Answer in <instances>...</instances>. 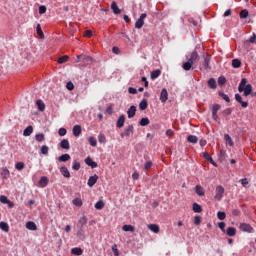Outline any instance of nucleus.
<instances>
[{
  "label": "nucleus",
  "mask_w": 256,
  "mask_h": 256,
  "mask_svg": "<svg viewBox=\"0 0 256 256\" xmlns=\"http://www.w3.org/2000/svg\"><path fill=\"white\" fill-rule=\"evenodd\" d=\"M208 87L210 89H217V81L215 80V78H210L208 80Z\"/></svg>",
  "instance_id": "21"
},
{
  "label": "nucleus",
  "mask_w": 256,
  "mask_h": 256,
  "mask_svg": "<svg viewBox=\"0 0 256 256\" xmlns=\"http://www.w3.org/2000/svg\"><path fill=\"white\" fill-rule=\"evenodd\" d=\"M249 17V11L247 9H244L240 12V19H247Z\"/></svg>",
  "instance_id": "47"
},
{
  "label": "nucleus",
  "mask_w": 256,
  "mask_h": 256,
  "mask_svg": "<svg viewBox=\"0 0 256 256\" xmlns=\"http://www.w3.org/2000/svg\"><path fill=\"white\" fill-rule=\"evenodd\" d=\"M72 169L74 171H79L81 169V163H79L77 160L73 161Z\"/></svg>",
  "instance_id": "42"
},
{
  "label": "nucleus",
  "mask_w": 256,
  "mask_h": 256,
  "mask_svg": "<svg viewBox=\"0 0 256 256\" xmlns=\"http://www.w3.org/2000/svg\"><path fill=\"white\" fill-rule=\"evenodd\" d=\"M194 225H201V216H195Z\"/></svg>",
  "instance_id": "64"
},
{
  "label": "nucleus",
  "mask_w": 256,
  "mask_h": 256,
  "mask_svg": "<svg viewBox=\"0 0 256 256\" xmlns=\"http://www.w3.org/2000/svg\"><path fill=\"white\" fill-rule=\"evenodd\" d=\"M224 233H226L228 237H235V235H237V229H235V227H228Z\"/></svg>",
  "instance_id": "12"
},
{
  "label": "nucleus",
  "mask_w": 256,
  "mask_h": 256,
  "mask_svg": "<svg viewBox=\"0 0 256 256\" xmlns=\"http://www.w3.org/2000/svg\"><path fill=\"white\" fill-rule=\"evenodd\" d=\"M98 179L99 176H97V174H95L94 176H90L87 182L88 187H93L97 183Z\"/></svg>",
  "instance_id": "9"
},
{
  "label": "nucleus",
  "mask_w": 256,
  "mask_h": 256,
  "mask_svg": "<svg viewBox=\"0 0 256 256\" xmlns=\"http://www.w3.org/2000/svg\"><path fill=\"white\" fill-rule=\"evenodd\" d=\"M125 126V115H120L117 122H116V127H118V129H121V127Z\"/></svg>",
  "instance_id": "11"
},
{
  "label": "nucleus",
  "mask_w": 256,
  "mask_h": 256,
  "mask_svg": "<svg viewBox=\"0 0 256 256\" xmlns=\"http://www.w3.org/2000/svg\"><path fill=\"white\" fill-rule=\"evenodd\" d=\"M103 207H105V202L103 201H98L96 204H95V209H98V210H101L103 209Z\"/></svg>",
  "instance_id": "51"
},
{
  "label": "nucleus",
  "mask_w": 256,
  "mask_h": 256,
  "mask_svg": "<svg viewBox=\"0 0 256 256\" xmlns=\"http://www.w3.org/2000/svg\"><path fill=\"white\" fill-rule=\"evenodd\" d=\"M134 127L133 125H129L123 133H121V137H129L131 135H133V131H134Z\"/></svg>",
  "instance_id": "5"
},
{
  "label": "nucleus",
  "mask_w": 256,
  "mask_h": 256,
  "mask_svg": "<svg viewBox=\"0 0 256 256\" xmlns=\"http://www.w3.org/2000/svg\"><path fill=\"white\" fill-rule=\"evenodd\" d=\"M161 75V70L157 69L151 72V79L152 81H154V79H157V77H159Z\"/></svg>",
  "instance_id": "33"
},
{
  "label": "nucleus",
  "mask_w": 256,
  "mask_h": 256,
  "mask_svg": "<svg viewBox=\"0 0 256 256\" xmlns=\"http://www.w3.org/2000/svg\"><path fill=\"white\" fill-rule=\"evenodd\" d=\"M232 67H234V69H239V67H241V61L239 59L232 60Z\"/></svg>",
  "instance_id": "43"
},
{
  "label": "nucleus",
  "mask_w": 256,
  "mask_h": 256,
  "mask_svg": "<svg viewBox=\"0 0 256 256\" xmlns=\"http://www.w3.org/2000/svg\"><path fill=\"white\" fill-rule=\"evenodd\" d=\"M58 134L60 135V137H65V135H67V129L65 128H60L58 130Z\"/></svg>",
  "instance_id": "55"
},
{
  "label": "nucleus",
  "mask_w": 256,
  "mask_h": 256,
  "mask_svg": "<svg viewBox=\"0 0 256 256\" xmlns=\"http://www.w3.org/2000/svg\"><path fill=\"white\" fill-rule=\"evenodd\" d=\"M167 99H169V92H167V88H163L160 93V101L161 103H166Z\"/></svg>",
  "instance_id": "4"
},
{
  "label": "nucleus",
  "mask_w": 256,
  "mask_h": 256,
  "mask_svg": "<svg viewBox=\"0 0 256 256\" xmlns=\"http://www.w3.org/2000/svg\"><path fill=\"white\" fill-rule=\"evenodd\" d=\"M235 100L240 103L241 107H243V109H247V107H249V102H244L243 98L239 95V94H235Z\"/></svg>",
  "instance_id": "6"
},
{
  "label": "nucleus",
  "mask_w": 256,
  "mask_h": 256,
  "mask_svg": "<svg viewBox=\"0 0 256 256\" xmlns=\"http://www.w3.org/2000/svg\"><path fill=\"white\" fill-rule=\"evenodd\" d=\"M211 63V56L210 55H207L205 58H204V62H203V67L206 71H208V69H211V66H209Z\"/></svg>",
  "instance_id": "15"
},
{
  "label": "nucleus",
  "mask_w": 256,
  "mask_h": 256,
  "mask_svg": "<svg viewBox=\"0 0 256 256\" xmlns=\"http://www.w3.org/2000/svg\"><path fill=\"white\" fill-rule=\"evenodd\" d=\"M98 141H99V143H105L107 140L103 134H99Z\"/></svg>",
  "instance_id": "61"
},
{
  "label": "nucleus",
  "mask_w": 256,
  "mask_h": 256,
  "mask_svg": "<svg viewBox=\"0 0 256 256\" xmlns=\"http://www.w3.org/2000/svg\"><path fill=\"white\" fill-rule=\"evenodd\" d=\"M39 13H40V15H44V13H47V7L46 6H40L39 7Z\"/></svg>",
  "instance_id": "63"
},
{
  "label": "nucleus",
  "mask_w": 256,
  "mask_h": 256,
  "mask_svg": "<svg viewBox=\"0 0 256 256\" xmlns=\"http://www.w3.org/2000/svg\"><path fill=\"white\" fill-rule=\"evenodd\" d=\"M147 107H149V104L147 102V99H143L140 104H139V109L141 111H145V109H147Z\"/></svg>",
  "instance_id": "25"
},
{
  "label": "nucleus",
  "mask_w": 256,
  "mask_h": 256,
  "mask_svg": "<svg viewBox=\"0 0 256 256\" xmlns=\"http://www.w3.org/2000/svg\"><path fill=\"white\" fill-rule=\"evenodd\" d=\"M93 61V58L91 56H83V66L87 67L91 62Z\"/></svg>",
  "instance_id": "31"
},
{
  "label": "nucleus",
  "mask_w": 256,
  "mask_h": 256,
  "mask_svg": "<svg viewBox=\"0 0 256 256\" xmlns=\"http://www.w3.org/2000/svg\"><path fill=\"white\" fill-rule=\"evenodd\" d=\"M217 217H218V219H219L220 221H224V219L227 217V214H225V212L219 211V212L217 213Z\"/></svg>",
  "instance_id": "52"
},
{
  "label": "nucleus",
  "mask_w": 256,
  "mask_h": 256,
  "mask_svg": "<svg viewBox=\"0 0 256 256\" xmlns=\"http://www.w3.org/2000/svg\"><path fill=\"white\" fill-rule=\"evenodd\" d=\"M36 33L37 35H39V37H41V39L45 37V34H43V30H41V24H37Z\"/></svg>",
  "instance_id": "39"
},
{
  "label": "nucleus",
  "mask_w": 256,
  "mask_h": 256,
  "mask_svg": "<svg viewBox=\"0 0 256 256\" xmlns=\"http://www.w3.org/2000/svg\"><path fill=\"white\" fill-rule=\"evenodd\" d=\"M221 109V106L219 104H214L212 107V113H217Z\"/></svg>",
  "instance_id": "60"
},
{
  "label": "nucleus",
  "mask_w": 256,
  "mask_h": 256,
  "mask_svg": "<svg viewBox=\"0 0 256 256\" xmlns=\"http://www.w3.org/2000/svg\"><path fill=\"white\" fill-rule=\"evenodd\" d=\"M60 147L62 148V149H70L71 148V146H70V144H69V140H67V139H63L61 142H60Z\"/></svg>",
  "instance_id": "24"
},
{
  "label": "nucleus",
  "mask_w": 256,
  "mask_h": 256,
  "mask_svg": "<svg viewBox=\"0 0 256 256\" xmlns=\"http://www.w3.org/2000/svg\"><path fill=\"white\" fill-rule=\"evenodd\" d=\"M193 211L194 213H201L203 211V208H201V205L194 203L193 204Z\"/></svg>",
  "instance_id": "44"
},
{
  "label": "nucleus",
  "mask_w": 256,
  "mask_h": 256,
  "mask_svg": "<svg viewBox=\"0 0 256 256\" xmlns=\"http://www.w3.org/2000/svg\"><path fill=\"white\" fill-rule=\"evenodd\" d=\"M77 237H82L83 239H85V228L81 227V226H77Z\"/></svg>",
  "instance_id": "32"
},
{
  "label": "nucleus",
  "mask_w": 256,
  "mask_h": 256,
  "mask_svg": "<svg viewBox=\"0 0 256 256\" xmlns=\"http://www.w3.org/2000/svg\"><path fill=\"white\" fill-rule=\"evenodd\" d=\"M240 231H244L245 233H251L253 231V227L247 223L240 224Z\"/></svg>",
  "instance_id": "8"
},
{
  "label": "nucleus",
  "mask_w": 256,
  "mask_h": 256,
  "mask_svg": "<svg viewBox=\"0 0 256 256\" xmlns=\"http://www.w3.org/2000/svg\"><path fill=\"white\" fill-rule=\"evenodd\" d=\"M60 173L61 175H63V177H66V179H69V177H71V173L69 172V169H67V167L62 166L60 168Z\"/></svg>",
  "instance_id": "16"
},
{
  "label": "nucleus",
  "mask_w": 256,
  "mask_h": 256,
  "mask_svg": "<svg viewBox=\"0 0 256 256\" xmlns=\"http://www.w3.org/2000/svg\"><path fill=\"white\" fill-rule=\"evenodd\" d=\"M122 230H124V231H130L131 233H133V232H135V227H133L132 225H124L123 227H122Z\"/></svg>",
  "instance_id": "46"
},
{
  "label": "nucleus",
  "mask_w": 256,
  "mask_h": 256,
  "mask_svg": "<svg viewBox=\"0 0 256 256\" xmlns=\"http://www.w3.org/2000/svg\"><path fill=\"white\" fill-rule=\"evenodd\" d=\"M136 113H137V107H135V105L130 106V108L127 111L128 119H133Z\"/></svg>",
  "instance_id": "7"
},
{
  "label": "nucleus",
  "mask_w": 256,
  "mask_h": 256,
  "mask_svg": "<svg viewBox=\"0 0 256 256\" xmlns=\"http://www.w3.org/2000/svg\"><path fill=\"white\" fill-rule=\"evenodd\" d=\"M85 225H87V218L83 216L82 218L79 219L77 227L85 228Z\"/></svg>",
  "instance_id": "28"
},
{
  "label": "nucleus",
  "mask_w": 256,
  "mask_h": 256,
  "mask_svg": "<svg viewBox=\"0 0 256 256\" xmlns=\"http://www.w3.org/2000/svg\"><path fill=\"white\" fill-rule=\"evenodd\" d=\"M82 128L81 125H75L72 129V133L74 135V137H79V135H81L82 133Z\"/></svg>",
  "instance_id": "13"
},
{
  "label": "nucleus",
  "mask_w": 256,
  "mask_h": 256,
  "mask_svg": "<svg viewBox=\"0 0 256 256\" xmlns=\"http://www.w3.org/2000/svg\"><path fill=\"white\" fill-rule=\"evenodd\" d=\"M187 141L188 143H197V141H199V138L195 135H189L187 137Z\"/></svg>",
  "instance_id": "35"
},
{
  "label": "nucleus",
  "mask_w": 256,
  "mask_h": 256,
  "mask_svg": "<svg viewBox=\"0 0 256 256\" xmlns=\"http://www.w3.org/2000/svg\"><path fill=\"white\" fill-rule=\"evenodd\" d=\"M36 105H37L38 111H45V103L43 102V100H37Z\"/></svg>",
  "instance_id": "30"
},
{
  "label": "nucleus",
  "mask_w": 256,
  "mask_h": 256,
  "mask_svg": "<svg viewBox=\"0 0 256 256\" xmlns=\"http://www.w3.org/2000/svg\"><path fill=\"white\" fill-rule=\"evenodd\" d=\"M218 95L220 97H222L224 99V101H226V103H231V99L229 98V96L227 94H225L224 92H219Z\"/></svg>",
  "instance_id": "41"
},
{
  "label": "nucleus",
  "mask_w": 256,
  "mask_h": 256,
  "mask_svg": "<svg viewBox=\"0 0 256 256\" xmlns=\"http://www.w3.org/2000/svg\"><path fill=\"white\" fill-rule=\"evenodd\" d=\"M194 191L196 195H199V197H203L205 195V189L201 185H196Z\"/></svg>",
  "instance_id": "10"
},
{
  "label": "nucleus",
  "mask_w": 256,
  "mask_h": 256,
  "mask_svg": "<svg viewBox=\"0 0 256 256\" xmlns=\"http://www.w3.org/2000/svg\"><path fill=\"white\" fill-rule=\"evenodd\" d=\"M112 251H113L115 256H119V249H117V244H114L112 246Z\"/></svg>",
  "instance_id": "62"
},
{
  "label": "nucleus",
  "mask_w": 256,
  "mask_h": 256,
  "mask_svg": "<svg viewBox=\"0 0 256 256\" xmlns=\"http://www.w3.org/2000/svg\"><path fill=\"white\" fill-rule=\"evenodd\" d=\"M85 163H86V165H88V167H91L92 169H96V167L98 166L97 162L93 161V159H91V157H87L85 159Z\"/></svg>",
  "instance_id": "14"
},
{
  "label": "nucleus",
  "mask_w": 256,
  "mask_h": 256,
  "mask_svg": "<svg viewBox=\"0 0 256 256\" xmlns=\"http://www.w3.org/2000/svg\"><path fill=\"white\" fill-rule=\"evenodd\" d=\"M218 227H219V229H221V231H222V233H225V227H226V224H225V222H220V223H218Z\"/></svg>",
  "instance_id": "59"
},
{
  "label": "nucleus",
  "mask_w": 256,
  "mask_h": 256,
  "mask_svg": "<svg viewBox=\"0 0 256 256\" xmlns=\"http://www.w3.org/2000/svg\"><path fill=\"white\" fill-rule=\"evenodd\" d=\"M202 157H204V159H205L206 161H209V162H210V160L213 159V158L211 157V155H209V153H207V152H202Z\"/></svg>",
  "instance_id": "56"
},
{
  "label": "nucleus",
  "mask_w": 256,
  "mask_h": 256,
  "mask_svg": "<svg viewBox=\"0 0 256 256\" xmlns=\"http://www.w3.org/2000/svg\"><path fill=\"white\" fill-rule=\"evenodd\" d=\"M15 168L18 170V171H23V169H25V163L23 162H17L15 164Z\"/></svg>",
  "instance_id": "49"
},
{
  "label": "nucleus",
  "mask_w": 256,
  "mask_h": 256,
  "mask_svg": "<svg viewBox=\"0 0 256 256\" xmlns=\"http://www.w3.org/2000/svg\"><path fill=\"white\" fill-rule=\"evenodd\" d=\"M198 57H199V54H197V51H193L191 53L190 58L188 59V61L190 63H192V65H193V63H195V61H197Z\"/></svg>",
  "instance_id": "20"
},
{
  "label": "nucleus",
  "mask_w": 256,
  "mask_h": 256,
  "mask_svg": "<svg viewBox=\"0 0 256 256\" xmlns=\"http://www.w3.org/2000/svg\"><path fill=\"white\" fill-rule=\"evenodd\" d=\"M88 142L91 145V147H97V139L93 136H90L88 138Z\"/></svg>",
  "instance_id": "38"
},
{
  "label": "nucleus",
  "mask_w": 256,
  "mask_h": 256,
  "mask_svg": "<svg viewBox=\"0 0 256 256\" xmlns=\"http://www.w3.org/2000/svg\"><path fill=\"white\" fill-rule=\"evenodd\" d=\"M71 253H72V255L81 256V255H83V249H81V248H72Z\"/></svg>",
  "instance_id": "34"
},
{
  "label": "nucleus",
  "mask_w": 256,
  "mask_h": 256,
  "mask_svg": "<svg viewBox=\"0 0 256 256\" xmlns=\"http://www.w3.org/2000/svg\"><path fill=\"white\" fill-rule=\"evenodd\" d=\"M49 184V178H47V176H43L40 178L39 180V186L40 187H47V185Z\"/></svg>",
  "instance_id": "17"
},
{
  "label": "nucleus",
  "mask_w": 256,
  "mask_h": 256,
  "mask_svg": "<svg viewBox=\"0 0 256 256\" xmlns=\"http://www.w3.org/2000/svg\"><path fill=\"white\" fill-rule=\"evenodd\" d=\"M33 133V126H28L26 129L23 131L24 137H30V135Z\"/></svg>",
  "instance_id": "26"
},
{
  "label": "nucleus",
  "mask_w": 256,
  "mask_h": 256,
  "mask_svg": "<svg viewBox=\"0 0 256 256\" xmlns=\"http://www.w3.org/2000/svg\"><path fill=\"white\" fill-rule=\"evenodd\" d=\"M35 139H36V141L41 143V141H45V135L44 134H36Z\"/></svg>",
  "instance_id": "54"
},
{
  "label": "nucleus",
  "mask_w": 256,
  "mask_h": 256,
  "mask_svg": "<svg viewBox=\"0 0 256 256\" xmlns=\"http://www.w3.org/2000/svg\"><path fill=\"white\" fill-rule=\"evenodd\" d=\"M42 155H49V147L47 145H43L40 149Z\"/></svg>",
  "instance_id": "50"
},
{
  "label": "nucleus",
  "mask_w": 256,
  "mask_h": 256,
  "mask_svg": "<svg viewBox=\"0 0 256 256\" xmlns=\"http://www.w3.org/2000/svg\"><path fill=\"white\" fill-rule=\"evenodd\" d=\"M148 229L150 231H152V233H159V231H160L159 225H157V224L148 225Z\"/></svg>",
  "instance_id": "23"
},
{
  "label": "nucleus",
  "mask_w": 256,
  "mask_h": 256,
  "mask_svg": "<svg viewBox=\"0 0 256 256\" xmlns=\"http://www.w3.org/2000/svg\"><path fill=\"white\" fill-rule=\"evenodd\" d=\"M26 229H29V231H37V224L33 221H29L26 223Z\"/></svg>",
  "instance_id": "19"
},
{
  "label": "nucleus",
  "mask_w": 256,
  "mask_h": 256,
  "mask_svg": "<svg viewBox=\"0 0 256 256\" xmlns=\"http://www.w3.org/2000/svg\"><path fill=\"white\" fill-rule=\"evenodd\" d=\"M111 9H112L114 15L121 14V9H119V7L117 6V2L114 1L111 3Z\"/></svg>",
  "instance_id": "18"
},
{
  "label": "nucleus",
  "mask_w": 256,
  "mask_h": 256,
  "mask_svg": "<svg viewBox=\"0 0 256 256\" xmlns=\"http://www.w3.org/2000/svg\"><path fill=\"white\" fill-rule=\"evenodd\" d=\"M73 205H75L76 207H81L83 205V201L80 198H75L72 201Z\"/></svg>",
  "instance_id": "48"
},
{
  "label": "nucleus",
  "mask_w": 256,
  "mask_h": 256,
  "mask_svg": "<svg viewBox=\"0 0 256 256\" xmlns=\"http://www.w3.org/2000/svg\"><path fill=\"white\" fill-rule=\"evenodd\" d=\"M0 229L4 231V233H9V224L7 222H0Z\"/></svg>",
  "instance_id": "27"
},
{
  "label": "nucleus",
  "mask_w": 256,
  "mask_h": 256,
  "mask_svg": "<svg viewBox=\"0 0 256 256\" xmlns=\"http://www.w3.org/2000/svg\"><path fill=\"white\" fill-rule=\"evenodd\" d=\"M9 175H10L9 169L3 168L2 172H1V177L3 179H9Z\"/></svg>",
  "instance_id": "36"
},
{
  "label": "nucleus",
  "mask_w": 256,
  "mask_h": 256,
  "mask_svg": "<svg viewBox=\"0 0 256 256\" xmlns=\"http://www.w3.org/2000/svg\"><path fill=\"white\" fill-rule=\"evenodd\" d=\"M139 123L141 127H147V125H149L151 121H149V118L145 117V118H142Z\"/></svg>",
  "instance_id": "37"
},
{
  "label": "nucleus",
  "mask_w": 256,
  "mask_h": 256,
  "mask_svg": "<svg viewBox=\"0 0 256 256\" xmlns=\"http://www.w3.org/2000/svg\"><path fill=\"white\" fill-rule=\"evenodd\" d=\"M151 167H153V162H151V161L146 162L144 165L145 171H149V169H151Z\"/></svg>",
  "instance_id": "57"
},
{
  "label": "nucleus",
  "mask_w": 256,
  "mask_h": 256,
  "mask_svg": "<svg viewBox=\"0 0 256 256\" xmlns=\"http://www.w3.org/2000/svg\"><path fill=\"white\" fill-rule=\"evenodd\" d=\"M224 139L226 141V143L230 146L233 147V140L231 139V136H229V134H225L224 135Z\"/></svg>",
  "instance_id": "40"
},
{
  "label": "nucleus",
  "mask_w": 256,
  "mask_h": 256,
  "mask_svg": "<svg viewBox=\"0 0 256 256\" xmlns=\"http://www.w3.org/2000/svg\"><path fill=\"white\" fill-rule=\"evenodd\" d=\"M146 18H147V14H145V13L141 14L135 23V28L141 29L143 27V25H145L144 19H146Z\"/></svg>",
  "instance_id": "2"
},
{
  "label": "nucleus",
  "mask_w": 256,
  "mask_h": 256,
  "mask_svg": "<svg viewBox=\"0 0 256 256\" xmlns=\"http://www.w3.org/2000/svg\"><path fill=\"white\" fill-rule=\"evenodd\" d=\"M238 91L239 93H243L244 91V97H248V95L253 92V86H251V84L247 85V78H242L238 86Z\"/></svg>",
  "instance_id": "1"
},
{
  "label": "nucleus",
  "mask_w": 256,
  "mask_h": 256,
  "mask_svg": "<svg viewBox=\"0 0 256 256\" xmlns=\"http://www.w3.org/2000/svg\"><path fill=\"white\" fill-rule=\"evenodd\" d=\"M66 88L68 89V91H73L75 89V85L73 84V82H68L66 84Z\"/></svg>",
  "instance_id": "58"
},
{
  "label": "nucleus",
  "mask_w": 256,
  "mask_h": 256,
  "mask_svg": "<svg viewBox=\"0 0 256 256\" xmlns=\"http://www.w3.org/2000/svg\"><path fill=\"white\" fill-rule=\"evenodd\" d=\"M227 83V78H225L224 76H220L218 78V85H225Z\"/></svg>",
  "instance_id": "53"
},
{
  "label": "nucleus",
  "mask_w": 256,
  "mask_h": 256,
  "mask_svg": "<svg viewBox=\"0 0 256 256\" xmlns=\"http://www.w3.org/2000/svg\"><path fill=\"white\" fill-rule=\"evenodd\" d=\"M69 159H71V155L69 154H63L58 158V161H60V163H67V161H69Z\"/></svg>",
  "instance_id": "22"
},
{
  "label": "nucleus",
  "mask_w": 256,
  "mask_h": 256,
  "mask_svg": "<svg viewBox=\"0 0 256 256\" xmlns=\"http://www.w3.org/2000/svg\"><path fill=\"white\" fill-rule=\"evenodd\" d=\"M67 61H69V56L68 55H64V56H62L58 59V63L60 65H63V63H67Z\"/></svg>",
  "instance_id": "45"
},
{
  "label": "nucleus",
  "mask_w": 256,
  "mask_h": 256,
  "mask_svg": "<svg viewBox=\"0 0 256 256\" xmlns=\"http://www.w3.org/2000/svg\"><path fill=\"white\" fill-rule=\"evenodd\" d=\"M192 67H193V63H191L190 61L184 62L182 64V68L184 69V71H191Z\"/></svg>",
  "instance_id": "29"
},
{
  "label": "nucleus",
  "mask_w": 256,
  "mask_h": 256,
  "mask_svg": "<svg viewBox=\"0 0 256 256\" xmlns=\"http://www.w3.org/2000/svg\"><path fill=\"white\" fill-rule=\"evenodd\" d=\"M223 193H225V188H223V186H217L215 199H217V201H221V199H223Z\"/></svg>",
  "instance_id": "3"
}]
</instances>
